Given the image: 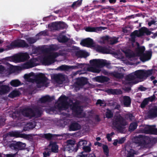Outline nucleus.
Instances as JSON below:
<instances>
[{"label": "nucleus", "mask_w": 157, "mask_h": 157, "mask_svg": "<svg viewBox=\"0 0 157 157\" xmlns=\"http://www.w3.org/2000/svg\"><path fill=\"white\" fill-rule=\"evenodd\" d=\"M42 114L41 109L39 107H35L33 108L29 107H25L23 109L21 113L16 111L12 113V118L16 120V122H19L22 121L23 116L29 119L34 117H40Z\"/></svg>", "instance_id": "obj_1"}, {"label": "nucleus", "mask_w": 157, "mask_h": 157, "mask_svg": "<svg viewBox=\"0 0 157 157\" xmlns=\"http://www.w3.org/2000/svg\"><path fill=\"white\" fill-rule=\"evenodd\" d=\"M113 124L119 131L122 130L123 127L127 124L125 119L120 114L115 116L113 121Z\"/></svg>", "instance_id": "obj_2"}, {"label": "nucleus", "mask_w": 157, "mask_h": 157, "mask_svg": "<svg viewBox=\"0 0 157 157\" xmlns=\"http://www.w3.org/2000/svg\"><path fill=\"white\" fill-rule=\"evenodd\" d=\"M29 47V45L26 41L25 40L21 39L14 40L9 45L7 46V48L9 49L16 47L27 48Z\"/></svg>", "instance_id": "obj_3"}, {"label": "nucleus", "mask_w": 157, "mask_h": 157, "mask_svg": "<svg viewBox=\"0 0 157 157\" xmlns=\"http://www.w3.org/2000/svg\"><path fill=\"white\" fill-rule=\"evenodd\" d=\"M48 80V78L44 74L40 73L36 75L34 81L36 83L37 87L40 88L44 85L47 84Z\"/></svg>", "instance_id": "obj_4"}, {"label": "nucleus", "mask_w": 157, "mask_h": 157, "mask_svg": "<svg viewBox=\"0 0 157 157\" xmlns=\"http://www.w3.org/2000/svg\"><path fill=\"white\" fill-rule=\"evenodd\" d=\"M152 72L153 70L152 69L147 70H139L135 71L134 75L136 76V78L146 79L152 75Z\"/></svg>", "instance_id": "obj_5"}, {"label": "nucleus", "mask_w": 157, "mask_h": 157, "mask_svg": "<svg viewBox=\"0 0 157 157\" xmlns=\"http://www.w3.org/2000/svg\"><path fill=\"white\" fill-rule=\"evenodd\" d=\"M151 33V31L145 27H143L141 28L139 30L138 32L137 30L134 31L131 34V36L132 39L135 38V36L140 37L143 36L145 33L147 35H149Z\"/></svg>", "instance_id": "obj_6"}, {"label": "nucleus", "mask_w": 157, "mask_h": 157, "mask_svg": "<svg viewBox=\"0 0 157 157\" xmlns=\"http://www.w3.org/2000/svg\"><path fill=\"white\" fill-rule=\"evenodd\" d=\"M58 56L59 54L57 52L51 53L43 58V63L46 65H50L55 62L56 58Z\"/></svg>", "instance_id": "obj_7"}, {"label": "nucleus", "mask_w": 157, "mask_h": 157, "mask_svg": "<svg viewBox=\"0 0 157 157\" xmlns=\"http://www.w3.org/2000/svg\"><path fill=\"white\" fill-rule=\"evenodd\" d=\"M88 82L87 79L84 77L77 78L76 81L74 83L75 89L76 90H78L80 88L83 87Z\"/></svg>", "instance_id": "obj_8"}, {"label": "nucleus", "mask_w": 157, "mask_h": 157, "mask_svg": "<svg viewBox=\"0 0 157 157\" xmlns=\"http://www.w3.org/2000/svg\"><path fill=\"white\" fill-rule=\"evenodd\" d=\"M30 57L29 54L27 53H21L14 56L13 60L16 62H23L28 60Z\"/></svg>", "instance_id": "obj_9"}, {"label": "nucleus", "mask_w": 157, "mask_h": 157, "mask_svg": "<svg viewBox=\"0 0 157 157\" xmlns=\"http://www.w3.org/2000/svg\"><path fill=\"white\" fill-rule=\"evenodd\" d=\"M26 146L25 143L20 141H15L9 145V147L11 149L16 151L24 149Z\"/></svg>", "instance_id": "obj_10"}, {"label": "nucleus", "mask_w": 157, "mask_h": 157, "mask_svg": "<svg viewBox=\"0 0 157 157\" xmlns=\"http://www.w3.org/2000/svg\"><path fill=\"white\" fill-rule=\"evenodd\" d=\"M105 60L100 59H93L90 61V64L93 66L98 67H102L105 66L109 65V63H107Z\"/></svg>", "instance_id": "obj_11"}, {"label": "nucleus", "mask_w": 157, "mask_h": 157, "mask_svg": "<svg viewBox=\"0 0 157 157\" xmlns=\"http://www.w3.org/2000/svg\"><path fill=\"white\" fill-rule=\"evenodd\" d=\"M7 136L16 138L21 137L27 138H29V135L24 133H21L18 131H11L7 134Z\"/></svg>", "instance_id": "obj_12"}, {"label": "nucleus", "mask_w": 157, "mask_h": 157, "mask_svg": "<svg viewBox=\"0 0 157 157\" xmlns=\"http://www.w3.org/2000/svg\"><path fill=\"white\" fill-rule=\"evenodd\" d=\"M152 52L151 50L146 51L140 57V59L143 62H144L149 60L151 58Z\"/></svg>", "instance_id": "obj_13"}, {"label": "nucleus", "mask_w": 157, "mask_h": 157, "mask_svg": "<svg viewBox=\"0 0 157 157\" xmlns=\"http://www.w3.org/2000/svg\"><path fill=\"white\" fill-rule=\"evenodd\" d=\"M80 44L88 48H91L94 46L93 40L90 38L82 40Z\"/></svg>", "instance_id": "obj_14"}, {"label": "nucleus", "mask_w": 157, "mask_h": 157, "mask_svg": "<svg viewBox=\"0 0 157 157\" xmlns=\"http://www.w3.org/2000/svg\"><path fill=\"white\" fill-rule=\"evenodd\" d=\"M121 103L124 107H130L131 103V98L129 96H123L121 101Z\"/></svg>", "instance_id": "obj_15"}, {"label": "nucleus", "mask_w": 157, "mask_h": 157, "mask_svg": "<svg viewBox=\"0 0 157 157\" xmlns=\"http://www.w3.org/2000/svg\"><path fill=\"white\" fill-rule=\"evenodd\" d=\"M71 109L73 112L76 115L81 114L82 113V109L80 106L78 105L75 103H73L70 105Z\"/></svg>", "instance_id": "obj_16"}, {"label": "nucleus", "mask_w": 157, "mask_h": 157, "mask_svg": "<svg viewBox=\"0 0 157 157\" xmlns=\"http://www.w3.org/2000/svg\"><path fill=\"white\" fill-rule=\"evenodd\" d=\"M68 128L69 131H76L80 129L81 125L75 121H71Z\"/></svg>", "instance_id": "obj_17"}, {"label": "nucleus", "mask_w": 157, "mask_h": 157, "mask_svg": "<svg viewBox=\"0 0 157 157\" xmlns=\"http://www.w3.org/2000/svg\"><path fill=\"white\" fill-rule=\"evenodd\" d=\"M97 51L103 54H110L111 50L109 47L99 46L97 48Z\"/></svg>", "instance_id": "obj_18"}, {"label": "nucleus", "mask_w": 157, "mask_h": 157, "mask_svg": "<svg viewBox=\"0 0 157 157\" xmlns=\"http://www.w3.org/2000/svg\"><path fill=\"white\" fill-rule=\"evenodd\" d=\"M54 99L55 96H54L50 97L48 95H46L41 97L39 100L41 103H45L52 102Z\"/></svg>", "instance_id": "obj_19"}, {"label": "nucleus", "mask_w": 157, "mask_h": 157, "mask_svg": "<svg viewBox=\"0 0 157 157\" xmlns=\"http://www.w3.org/2000/svg\"><path fill=\"white\" fill-rule=\"evenodd\" d=\"M137 47L136 48L135 52L136 56H140L144 52L145 48L144 46H140L139 43L137 42Z\"/></svg>", "instance_id": "obj_20"}, {"label": "nucleus", "mask_w": 157, "mask_h": 157, "mask_svg": "<svg viewBox=\"0 0 157 157\" xmlns=\"http://www.w3.org/2000/svg\"><path fill=\"white\" fill-rule=\"evenodd\" d=\"M147 116L150 119L156 117H157V108H152L149 110Z\"/></svg>", "instance_id": "obj_21"}, {"label": "nucleus", "mask_w": 157, "mask_h": 157, "mask_svg": "<svg viewBox=\"0 0 157 157\" xmlns=\"http://www.w3.org/2000/svg\"><path fill=\"white\" fill-rule=\"evenodd\" d=\"M10 91L9 86L7 85H0V95H2L8 93Z\"/></svg>", "instance_id": "obj_22"}, {"label": "nucleus", "mask_w": 157, "mask_h": 157, "mask_svg": "<svg viewBox=\"0 0 157 157\" xmlns=\"http://www.w3.org/2000/svg\"><path fill=\"white\" fill-rule=\"evenodd\" d=\"M155 125L152 126L148 125L146 126L143 129L144 132L146 134H153Z\"/></svg>", "instance_id": "obj_23"}, {"label": "nucleus", "mask_w": 157, "mask_h": 157, "mask_svg": "<svg viewBox=\"0 0 157 157\" xmlns=\"http://www.w3.org/2000/svg\"><path fill=\"white\" fill-rule=\"evenodd\" d=\"M49 147H51V150L52 152L56 153L58 152V146L56 142H50Z\"/></svg>", "instance_id": "obj_24"}, {"label": "nucleus", "mask_w": 157, "mask_h": 157, "mask_svg": "<svg viewBox=\"0 0 157 157\" xmlns=\"http://www.w3.org/2000/svg\"><path fill=\"white\" fill-rule=\"evenodd\" d=\"M135 143L138 144L139 146L144 147H147L148 144V143L145 140H140V138H135Z\"/></svg>", "instance_id": "obj_25"}, {"label": "nucleus", "mask_w": 157, "mask_h": 157, "mask_svg": "<svg viewBox=\"0 0 157 157\" xmlns=\"http://www.w3.org/2000/svg\"><path fill=\"white\" fill-rule=\"evenodd\" d=\"M54 78L57 83L61 84L65 80V78L63 75L59 74L54 76Z\"/></svg>", "instance_id": "obj_26"}, {"label": "nucleus", "mask_w": 157, "mask_h": 157, "mask_svg": "<svg viewBox=\"0 0 157 157\" xmlns=\"http://www.w3.org/2000/svg\"><path fill=\"white\" fill-rule=\"evenodd\" d=\"M56 105L55 108L59 111L66 110L68 108L67 103H60Z\"/></svg>", "instance_id": "obj_27"}, {"label": "nucleus", "mask_w": 157, "mask_h": 157, "mask_svg": "<svg viewBox=\"0 0 157 157\" xmlns=\"http://www.w3.org/2000/svg\"><path fill=\"white\" fill-rule=\"evenodd\" d=\"M56 105L55 108L59 111L66 110L68 108L67 103H60Z\"/></svg>", "instance_id": "obj_28"}, {"label": "nucleus", "mask_w": 157, "mask_h": 157, "mask_svg": "<svg viewBox=\"0 0 157 157\" xmlns=\"http://www.w3.org/2000/svg\"><path fill=\"white\" fill-rule=\"evenodd\" d=\"M56 135L52 134L50 133L44 134L42 137L45 138L48 140H50L53 139L55 137ZM57 136H60L59 135H56Z\"/></svg>", "instance_id": "obj_29"}, {"label": "nucleus", "mask_w": 157, "mask_h": 157, "mask_svg": "<svg viewBox=\"0 0 157 157\" xmlns=\"http://www.w3.org/2000/svg\"><path fill=\"white\" fill-rule=\"evenodd\" d=\"M34 67V63L31 61L27 62L22 64L21 67L23 69H27Z\"/></svg>", "instance_id": "obj_30"}, {"label": "nucleus", "mask_w": 157, "mask_h": 157, "mask_svg": "<svg viewBox=\"0 0 157 157\" xmlns=\"http://www.w3.org/2000/svg\"><path fill=\"white\" fill-rule=\"evenodd\" d=\"M95 80L97 82L103 83L108 82L109 80V78L105 76H99L96 77Z\"/></svg>", "instance_id": "obj_31"}, {"label": "nucleus", "mask_w": 157, "mask_h": 157, "mask_svg": "<svg viewBox=\"0 0 157 157\" xmlns=\"http://www.w3.org/2000/svg\"><path fill=\"white\" fill-rule=\"evenodd\" d=\"M87 144V142L86 140H80L76 145V148L75 151H76L78 148H83V147L85 146Z\"/></svg>", "instance_id": "obj_32"}, {"label": "nucleus", "mask_w": 157, "mask_h": 157, "mask_svg": "<svg viewBox=\"0 0 157 157\" xmlns=\"http://www.w3.org/2000/svg\"><path fill=\"white\" fill-rule=\"evenodd\" d=\"M106 92L109 94L113 95L121 94L122 91L120 90L113 89H108L106 90Z\"/></svg>", "instance_id": "obj_33"}, {"label": "nucleus", "mask_w": 157, "mask_h": 157, "mask_svg": "<svg viewBox=\"0 0 157 157\" xmlns=\"http://www.w3.org/2000/svg\"><path fill=\"white\" fill-rule=\"evenodd\" d=\"M67 142V147L69 148L71 150L75 151L76 148H74V147L75 145V141L71 140H68Z\"/></svg>", "instance_id": "obj_34"}, {"label": "nucleus", "mask_w": 157, "mask_h": 157, "mask_svg": "<svg viewBox=\"0 0 157 157\" xmlns=\"http://www.w3.org/2000/svg\"><path fill=\"white\" fill-rule=\"evenodd\" d=\"M69 39L65 35H59L58 38V41L61 43H65L67 42Z\"/></svg>", "instance_id": "obj_35"}, {"label": "nucleus", "mask_w": 157, "mask_h": 157, "mask_svg": "<svg viewBox=\"0 0 157 157\" xmlns=\"http://www.w3.org/2000/svg\"><path fill=\"white\" fill-rule=\"evenodd\" d=\"M20 94V93L19 91L13 90L9 94L8 97L10 98H14L19 96Z\"/></svg>", "instance_id": "obj_36"}, {"label": "nucleus", "mask_w": 157, "mask_h": 157, "mask_svg": "<svg viewBox=\"0 0 157 157\" xmlns=\"http://www.w3.org/2000/svg\"><path fill=\"white\" fill-rule=\"evenodd\" d=\"M82 1V0H78L74 2L70 7L73 9H76L77 7L81 6Z\"/></svg>", "instance_id": "obj_37"}, {"label": "nucleus", "mask_w": 157, "mask_h": 157, "mask_svg": "<svg viewBox=\"0 0 157 157\" xmlns=\"http://www.w3.org/2000/svg\"><path fill=\"white\" fill-rule=\"evenodd\" d=\"M68 97L65 95H62L58 98V101L60 103H67Z\"/></svg>", "instance_id": "obj_38"}, {"label": "nucleus", "mask_w": 157, "mask_h": 157, "mask_svg": "<svg viewBox=\"0 0 157 157\" xmlns=\"http://www.w3.org/2000/svg\"><path fill=\"white\" fill-rule=\"evenodd\" d=\"M10 84L13 87H17L21 85V82L18 79L12 80L10 82Z\"/></svg>", "instance_id": "obj_39"}, {"label": "nucleus", "mask_w": 157, "mask_h": 157, "mask_svg": "<svg viewBox=\"0 0 157 157\" xmlns=\"http://www.w3.org/2000/svg\"><path fill=\"white\" fill-rule=\"evenodd\" d=\"M138 124L136 122H133L131 123L129 126V131L130 132L134 131L136 128Z\"/></svg>", "instance_id": "obj_40"}, {"label": "nucleus", "mask_w": 157, "mask_h": 157, "mask_svg": "<svg viewBox=\"0 0 157 157\" xmlns=\"http://www.w3.org/2000/svg\"><path fill=\"white\" fill-rule=\"evenodd\" d=\"M136 76L134 75V72L126 76V80L128 81H131L136 79Z\"/></svg>", "instance_id": "obj_41"}, {"label": "nucleus", "mask_w": 157, "mask_h": 157, "mask_svg": "<svg viewBox=\"0 0 157 157\" xmlns=\"http://www.w3.org/2000/svg\"><path fill=\"white\" fill-rule=\"evenodd\" d=\"M118 38L115 37H110L108 43L111 45L116 44L118 42Z\"/></svg>", "instance_id": "obj_42"}, {"label": "nucleus", "mask_w": 157, "mask_h": 157, "mask_svg": "<svg viewBox=\"0 0 157 157\" xmlns=\"http://www.w3.org/2000/svg\"><path fill=\"white\" fill-rule=\"evenodd\" d=\"M76 55L77 56L86 57L89 56L88 53L83 51H77L75 53Z\"/></svg>", "instance_id": "obj_43"}, {"label": "nucleus", "mask_w": 157, "mask_h": 157, "mask_svg": "<svg viewBox=\"0 0 157 157\" xmlns=\"http://www.w3.org/2000/svg\"><path fill=\"white\" fill-rule=\"evenodd\" d=\"M111 74L114 77L118 78H122L124 76V75L121 73L117 72H114L112 73Z\"/></svg>", "instance_id": "obj_44"}, {"label": "nucleus", "mask_w": 157, "mask_h": 157, "mask_svg": "<svg viewBox=\"0 0 157 157\" xmlns=\"http://www.w3.org/2000/svg\"><path fill=\"white\" fill-rule=\"evenodd\" d=\"M87 70L92 72L97 73H99L100 71V70L94 67H88L87 68Z\"/></svg>", "instance_id": "obj_45"}, {"label": "nucleus", "mask_w": 157, "mask_h": 157, "mask_svg": "<svg viewBox=\"0 0 157 157\" xmlns=\"http://www.w3.org/2000/svg\"><path fill=\"white\" fill-rule=\"evenodd\" d=\"M57 50L56 47L52 45L45 49V52L47 53H49L51 52Z\"/></svg>", "instance_id": "obj_46"}, {"label": "nucleus", "mask_w": 157, "mask_h": 157, "mask_svg": "<svg viewBox=\"0 0 157 157\" xmlns=\"http://www.w3.org/2000/svg\"><path fill=\"white\" fill-rule=\"evenodd\" d=\"M52 26L54 30H60L59 21L53 22L52 24Z\"/></svg>", "instance_id": "obj_47"}, {"label": "nucleus", "mask_w": 157, "mask_h": 157, "mask_svg": "<svg viewBox=\"0 0 157 157\" xmlns=\"http://www.w3.org/2000/svg\"><path fill=\"white\" fill-rule=\"evenodd\" d=\"M98 29H99L98 27H88L86 28L85 30L88 32H95Z\"/></svg>", "instance_id": "obj_48"}, {"label": "nucleus", "mask_w": 157, "mask_h": 157, "mask_svg": "<svg viewBox=\"0 0 157 157\" xmlns=\"http://www.w3.org/2000/svg\"><path fill=\"white\" fill-rule=\"evenodd\" d=\"M102 148L105 154L107 156H108L109 151L108 146L107 145L103 144L102 146Z\"/></svg>", "instance_id": "obj_49"}, {"label": "nucleus", "mask_w": 157, "mask_h": 157, "mask_svg": "<svg viewBox=\"0 0 157 157\" xmlns=\"http://www.w3.org/2000/svg\"><path fill=\"white\" fill-rule=\"evenodd\" d=\"M58 69L61 71H68L69 70V66L66 65H62L58 67Z\"/></svg>", "instance_id": "obj_50"}, {"label": "nucleus", "mask_w": 157, "mask_h": 157, "mask_svg": "<svg viewBox=\"0 0 157 157\" xmlns=\"http://www.w3.org/2000/svg\"><path fill=\"white\" fill-rule=\"evenodd\" d=\"M107 112L106 113V117L108 118H110L113 116V113L109 109H107Z\"/></svg>", "instance_id": "obj_51"}, {"label": "nucleus", "mask_w": 157, "mask_h": 157, "mask_svg": "<svg viewBox=\"0 0 157 157\" xmlns=\"http://www.w3.org/2000/svg\"><path fill=\"white\" fill-rule=\"evenodd\" d=\"M60 30L63 29L67 28V25L63 22L59 21Z\"/></svg>", "instance_id": "obj_52"}, {"label": "nucleus", "mask_w": 157, "mask_h": 157, "mask_svg": "<svg viewBox=\"0 0 157 157\" xmlns=\"http://www.w3.org/2000/svg\"><path fill=\"white\" fill-rule=\"evenodd\" d=\"M147 99L146 98H145L141 103L140 105L141 108L142 109L144 108L145 106L148 104V101Z\"/></svg>", "instance_id": "obj_53"}, {"label": "nucleus", "mask_w": 157, "mask_h": 157, "mask_svg": "<svg viewBox=\"0 0 157 157\" xmlns=\"http://www.w3.org/2000/svg\"><path fill=\"white\" fill-rule=\"evenodd\" d=\"M128 152L127 157H133L134 156L135 154L134 150L132 149H130Z\"/></svg>", "instance_id": "obj_54"}, {"label": "nucleus", "mask_w": 157, "mask_h": 157, "mask_svg": "<svg viewBox=\"0 0 157 157\" xmlns=\"http://www.w3.org/2000/svg\"><path fill=\"white\" fill-rule=\"evenodd\" d=\"M26 40L28 43L29 44H33L35 43L36 40L32 37H29L26 39Z\"/></svg>", "instance_id": "obj_55"}, {"label": "nucleus", "mask_w": 157, "mask_h": 157, "mask_svg": "<svg viewBox=\"0 0 157 157\" xmlns=\"http://www.w3.org/2000/svg\"><path fill=\"white\" fill-rule=\"evenodd\" d=\"M76 64L77 66H69V70L78 69L81 66V64L78 63H77Z\"/></svg>", "instance_id": "obj_56"}, {"label": "nucleus", "mask_w": 157, "mask_h": 157, "mask_svg": "<svg viewBox=\"0 0 157 157\" xmlns=\"http://www.w3.org/2000/svg\"><path fill=\"white\" fill-rule=\"evenodd\" d=\"M125 117L128 119H129L130 121H132L134 119V117L132 113L127 114L125 115Z\"/></svg>", "instance_id": "obj_57"}, {"label": "nucleus", "mask_w": 157, "mask_h": 157, "mask_svg": "<svg viewBox=\"0 0 157 157\" xmlns=\"http://www.w3.org/2000/svg\"><path fill=\"white\" fill-rule=\"evenodd\" d=\"M31 76V75L30 74H25L24 75V78L25 79L29 80V82H32L33 79L30 78Z\"/></svg>", "instance_id": "obj_58"}, {"label": "nucleus", "mask_w": 157, "mask_h": 157, "mask_svg": "<svg viewBox=\"0 0 157 157\" xmlns=\"http://www.w3.org/2000/svg\"><path fill=\"white\" fill-rule=\"evenodd\" d=\"M83 150L86 152H89L91 151V149L90 147L89 146H86L83 147L82 148Z\"/></svg>", "instance_id": "obj_59"}, {"label": "nucleus", "mask_w": 157, "mask_h": 157, "mask_svg": "<svg viewBox=\"0 0 157 157\" xmlns=\"http://www.w3.org/2000/svg\"><path fill=\"white\" fill-rule=\"evenodd\" d=\"M110 37L109 36L106 35L102 37L101 39L104 42L107 41L108 43Z\"/></svg>", "instance_id": "obj_60"}, {"label": "nucleus", "mask_w": 157, "mask_h": 157, "mask_svg": "<svg viewBox=\"0 0 157 157\" xmlns=\"http://www.w3.org/2000/svg\"><path fill=\"white\" fill-rule=\"evenodd\" d=\"M155 95L153 94L152 96L146 98L148 100V102L149 101L152 102L155 99Z\"/></svg>", "instance_id": "obj_61"}, {"label": "nucleus", "mask_w": 157, "mask_h": 157, "mask_svg": "<svg viewBox=\"0 0 157 157\" xmlns=\"http://www.w3.org/2000/svg\"><path fill=\"white\" fill-rule=\"evenodd\" d=\"M40 48L39 47H36L33 49L32 51L34 54H37L40 51Z\"/></svg>", "instance_id": "obj_62"}, {"label": "nucleus", "mask_w": 157, "mask_h": 157, "mask_svg": "<svg viewBox=\"0 0 157 157\" xmlns=\"http://www.w3.org/2000/svg\"><path fill=\"white\" fill-rule=\"evenodd\" d=\"M126 140V139L125 137H123L120 139L118 140V144H122L125 142Z\"/></svg>", "instance_id": "obj_63"}, {"label": "nucleus", "mask_w": 157, "mask_h": 157, "mask_svg": "<svg viewBox=\"0 0 157 157\" xmlns=\"http://www.w3.org/2000/svg\"><path fill=\"white\" fill-rule=\"evenodd\" d=\"M43 155L44 157H48L50 155V153L49 151H44L43 152Z\"/></svg>", "instance_id": "obj_64"}]
</instances>
